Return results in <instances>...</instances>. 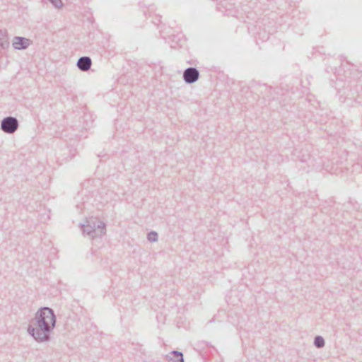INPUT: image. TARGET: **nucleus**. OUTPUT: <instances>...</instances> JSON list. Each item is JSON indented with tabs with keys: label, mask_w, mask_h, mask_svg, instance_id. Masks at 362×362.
<instances>
[{
	"label": "nucleus",
	"mask_w": 362,
	"mask_h": 362,
	"mask_svg": "<svg viewBox=\"0 0 362 362\" xmlns=\"http://www.w3.org/2000/svg\"><path fill=\"white\" fill-rule=\"evenodd\" d=\"M148 238L151 241H155L157 239V233H150L148 235Z\"/></svg>",
	"instance_id": "obj_9"
},
{
	"label": "nucleus",
	"mask_w": 362,
	"mask_h": 362,
	"mask_svg": "<svg viewBox=\"0 0 362 362\" xmlns=\"http://www.w3.org/2000/svg\"><path fill=\"white\" fill-rule=\"evenodd\" d=\"M30 45V40L26 38L16 37L13 39V45L16 49H24Z\"/></svg>",
	"instance_id": "obj_4"
},
{
	"label": "nucleus",
	"mask_w": 362,
	"mask_h": 362,
	"mask_svg": "<svg viewBox=\"0 0 362 362\" xmlns=\"http://www.w3.org/2000/svg\"><path fill=\"white\" fill-rule=\"evenodd\" d=\"M199 76L198 71L194 68L187 69L184 73V78L187 83L194 82Z\"/></svg>",
	"instance_id": "obj_3"
},
{
	"label": "nucleus",
	"mask_w": 362,
	"mask_h": 362,
	"mask_svg": "<svg viewBox=\"0 0 362 362\" xmlns=\"http://www.w3.org/2000/svg\"><path fill=\"white\" fill-rule=\"evenodd\" d=\"M18 127L17 120L13 117H7L1 123L2 129L7 133H13Z\"/></svg>",
	"instance_id": "obj_2"
},
{
	"label": "nucleus",
	"mask_w": 362,
	"mask_h": 362,
	"mask_svg": "<svg viewBox=\"0 0 362 362\" xmlns=\"http://www.w3.org/2000/svg\"><path fill=\"white\" fill-rule=\"evenodd\" d=\"M28 331L37 341H44L47 339V332H45V337L44 338L37 337V333L40 332V327L37 326V321H36L35 323L30 326V327L28 329Z\"/></svg>",
	"instance_id": "obj_5"
},
{
	"label": "nucleus",
	"mask_w": 362,
	"mask_h": 362,
	"mask_svg": "<svg viewBox=\"0 0 362 362\" xmlns=\"http://www.w3.org/2000/svg\"><path fill=\"white\" fill-rule=\"evenodd\" d=\"M91 64V60L88 57H82L78 62V66L83 71L89 69Z\"/></svg>",
	"instance_id": "obj_6"
},
{
	"label": "nucleus",
	"mask_w": 362,
	"mask_h": 362,
	"mask_svg": "<svg viewBox=\"0 0 362 362\" xmlns=\"http://www.w3.org/2000/svg\"><path fill=\"white\" fill-rule=\"evenodd\" d=\"M37 326L40 327V332L37 333V337L44 338L45 332H48L54 326L55 317L51 309L44 308L37 313Z\"/></svg>",
	"instance_id": "obj_1"
},
{
	"label": "nucleus",
	"mask_w": 362,
	"mask_h": 362,
	"mask_svg": "<svg viewBox=\"0 0 362 362\" xmlns=\"http://www.w3.org/2000/svg\"><path fill=\"white\" fill-rule=\"evenodd\" d=\"M174 356L179 360L180 362H183L182 354L178 352H174Z\"/></svg>",
	"instance_id": "obj_10"
},
{
	"label": "nucleus",
	"mask_w": 362,
	"mask_h": 362,
	"mask_svg": "<svg viewBox=\"0 0 362 362\" xmlns=\"http://www.w3.org/2000/svg\"><path fill=\"white\" fill-rule=\"evenodd\" d=\"M50 1L57 8H61L62 6V2L61 0H50Z\"/></svg>",
	"instance_id": "obj_8"
},
{
	"label": "nucleus",
	"mask_w": 362,
	"mask_h": 362,
	"mask_svg": "<svg viewBox=\"0 0 362 362\" xmlns=\"http://www.w3.org/2000/svg\"><path fill=\"white\" fill-rule=\"evenodd\" d=\"M315 344L317 347H322L324 345V339L320 337H316Z\"/></svg>",
	"instance_id": "obj_7"
}]
</instances>
